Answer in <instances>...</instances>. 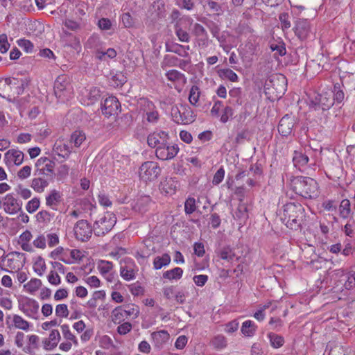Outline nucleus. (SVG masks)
Returning a JSON list of instances; mask_svg holds the SVG:
<instances>
[{"instance_id":"nucleus-1","label":"nucleus","mask_w":355,"mask_h":355,"mask_svg":"<svg viewBox=\"0 0 355 355\" xmlns=\"http://www.w3.org/2000/svg\"><path fill=\"white\" fill-rule=\"evenodd\" d=\"M291 189L304 198H315L318 196V184L311 178L297 176L291 180Z\"/></svg>"},{"instance_id":"nucleus-2","label":"nucleus","mask_w":355,"mask_h":355,"mask_svg":"<svg viewBox=\"0 0 355 355\" xmlns=\"http://www.w3.org/2000/svg\"><path fill=\"white\" fill-rule=\"evenodd\" d=\"M304 209L298 202H288L283 206V214L281 219L286 225L292 229L297 230L304 216Z\"/></svg>"},{"instance_id":"nucleus-3","label":"nucleus","mask_w":355,"mask_h":355,"mask_svg":"<svg viewBox=\"0 0 355 355\" xmlns=\"http://www.w3.org/2000/svg\"><path fill=\"white\" fill-rule=\"evenodd\" d=\"M54 93L62 102L69 101L73 97V89L67 75L63 74L57 77L54 83Z\"/></svg>"},{"instance_id":"nucleus-4","label":"nucleus","mask_w":355,"mask_h":355,"mask_svg":"<svg viewBox=\"0 0 355 355\" xmlns=\"http://www.w3.org/2000/svg\"><path fill=\"white\" fill-rule=\"evenodd\" d=\"M308 105L309 109L315 111H327L334 105V99L329 93L317 94L309 98Z\"/></svg>"},{"instance_id":"nucleus-5","label":"nucleus","mask_w":355,"mask_h":355,"mask_svg":"<svg viewBox=\"0 0 355 355\" xmlns=\"http://www.w3.org/2000/svg\"><path fill=\"white\" fill-rule=\"evenodd\" d=\"M171 114L174 122L178 124H189L194 121V116L189 107L180 105H173L171 107Z\"/></svg>"},{"instance_id":"nucleus-6","label":"nucleus","mask_w":355,"mask_h":355,"mask_svg":"<svg viewBox=\"0 0 355 355\" xmlns=\"http://www.w3.org/2000/svg\"><path fill=\"white\" fill-rule=\"evenodd\" d=\"M162 171L159 164L153 161L144 162L139 168V177L143 180L153 181L160 175Z\"/></svg>"},{"instance_id":"nucleus-7","label":"nucleus","mask_w":355,"mask_h":355,"mask_svg":"<svg viewBox=\"0 0 355 355\" xmlns=\"http://www.w3.org/2000/svg\"><path fill=\"white\" fill-rule=\"evenodd\" d=\"M121 104L115 96H109L99 103L96 112H101L105 117L109 118L118 114Z\"/></svg>"},{"instance_id":"nucleus-8","label":"nucleus","mask_w":355,"mask_h":355,"mask_svg":"<svg viewBox=\"0 0 355 355\" xmlns=\"http://www.w3.org/2000/svg\"><path fill=\"white\" fill-rule=\"evenodd\" d=\"M115 223L116 220L114 217H112L111 215H108V218L104 216L100 220L94 222L92 231L97 236H103L113 228ZM91 233L92 230H90Z\"/></svg>"},{"instance_id":"nucleus-9","label":"nucleus","mask_w":355,"mask_h":355,"mask_svg":"<svg viewBox=\"0 0 355 355\" xmlns=\"http://www.w3.org/2000/svg\"><path fill=\"white\" fill-rule=\"evenodd\" d=\"M179 152L177 144L171 145L166 142V144L158 146L155 150L156 157L161 160H169L175 157Z\"/></svg>"},{"instance_id":"nucleus-10","label":"nucleus","mask_w":355,"mask_h":355,"mask_svg":"<svg viewBox=\"0 0 355 355\" xmlns=\"http://www.w3.org/2000/svg\"><path fill=\"white\" fill-rule=\"evenodd\" d=\"M35 166L37 168L35 175L53 177L55 162L48 157H40L37 159Z\"/></svg>"},{"instance_id":"nucleus-11","label":"nucleus","mask_w":355,"mask_h":355,"mask_svg":"<svg viewBox=\"0 0 355 355\" xmlns=\"http://www.w3.org/2000/svg\"><path fill=\"white\" fill-rule=\"evenodd\" d=\"M296 123L297 118L294 115H284L279 122L278 131L279 134L283 137L291 135Z\"/></svg>"},{"instance_id":"nucleus-12","label":"nucleus","mask_w":355,"mask_h":355,"mask_svg":"<svg viewBox=\"0 0 355 355\" xmlns=\"http://www.w3.org/2000/svg\"><path fill=\"white\" fill-rule=\"evenodd\" d=\"M295 35L301 41L306 40L311 33L310 21L306 19H298L295 21L293 28Z\"/></svg>"},{"instance_id":"nucleus-13","label":"nucleus","mask_w":355,"mask_h":355,"mask_svg":"<svg viewBox=\"0 0 355 355\" xmlns=\"http://www.w3.org/2000/svg\"><path fill=\"white\" fill-rule=\"evenodd\" d=\"M140 105L143 111L146 113V120L149 123H156L159 117L155 104L146 98L140 99Z\"/></svg>"},{"instance_id":"nucleus-14","label":"nucleus","mask_w":355,"mask_h":355,"mask_svg":"<svg viewBox=\"0 0 355 355\" xmlns=\"http://www.w3.org/2000/svg\"><path fill=\"white\" fill-rule=\"evenodd\" d=\"M152 200L149 196H139L131 202L133 211L140 214L146 213L150 207Z\"/></svg>"},{"instance_id":"nucleus-15","label":"nucleus","mask_w":355,"mask_h":355,"mask_svg":"<svg viewBox=\"0 0 355 355\" xmlns=\"http://www.w3.org/2000/svg\"><path fill=\"white\" fill-rule=\"evenodd\" d=\"M4 211L15 214L21 211L22 202L15 198L13 193H8L3 198Z\"/></svg>"},{"instance_id":"nucleus-16","label":"nucleus","mask_w":355,"mask_h":355,"mask_svg":"<svg viewBox=\"0 0 355 355\" xmlns=\"http://www.w3.org/2000/svg\"><path fill=\"white\" fill-rule=\"evenodd\" d=\"M169 138L168 132L159 130L153 132L147 137L148 145L151 148H157L158 146L166 144Z\"/></svg>"},{"instance_id":"nucleus-17","label":"nucleus","mask_w":355,"mask_h":355,"mask_svg":"<svg viewBox=\"0 0 355 355\" xmlns=\"http://www.w3.org/2000/svg\"><path fill=\"white\" fill-rule=\"evenodd\" d=\"M19 308L26 316L35 318L39 310V304L33 299L26 298L24 302L19 304Z\"/></svg>"},{"instance_id":"nucleus-18","label":"nucleus","mask_w":355,"mask_h":355,"mask_svg":"<svg viewBox=\"0 0 355 355\" xmlns=\"http://www.w3.org/2000/svg\"><path fill=\"white\" fill-rule=\"evenodd\" d=\"M24 155L22 151L17 149L8 150L4 155V162L8 166L13 164L19 166L24 161Z\"/></svg>"},{"instance_id":"nucleus-19","label":"nucleus","mask_w":355,"mask_h":355,"mask_svg":"<svg viewBox=\"0 0 355 355\" xmlns=\"http://www.w3.org/2000/svg\"><path fill=\"white\" fill-rule=\"evenodd\" d=\"M74 232L77 239L87 241L89 240V223L87 220H78L74 227Z\"/></svg>"},{"instance_id":"nucleus-20","label":"nucleus","mask_w":355,"mask_h":355,"mask_svg":"<svg viewBox=\"0 0 355 355\" xmlns=\"http://www.w3.org/2000/svg\"><path fill=\"white\" fill-rule=\"evenodd\" d=\"M216 254L220 259L229 263L232 262L234 258L237 261H239L241 259V257L236 256L234 248L230 245H225L218 248L216 250Z\"/></svg>"},{"instance_id":"nucleus-21","label":"nucleus","mask_w":355,"mask_h":355,"mask_svg":"<svg viewBox=\"0 0 355 355\" xmlns=\"http://www.w3.org/2000/svg\"><path fill=\"white\" fill-rule=\"evenodd\" d=\"M230 98L228 103L232 107H238L242 105L243 99L242 97V89L241 87H233L229 91Z\"/></svg>"},{"instance_id":"nucleus-22","label":"nucleus","mask_w":355,"mask_h":355,"mask_svg":"<svg viewBox=\"0 0 355 355\" xmlns=\"http://www.w3.org/2000/svg\"><path fill=\"white\" fill-rule=\"evenodd\" d=\"M60 340V334L58 330H52L48 338L43 341L44 349L51 350L54 349Z\"/></svg>"},{"instance_id":"nucleus-23","label":"nucleus","mask_w":355,"mask_h":355,"mask_svg":"<svg viewBox=\"0 0 355 355\" xmlns=\"http://www.w3.org/2000/svg\"><path fill=\"white\" fill-rule=\"evenodd\" d=\"M151 338L157 347H161L170 338V335L166 330L154 331L151 334Z\"/></svg>"},{"instance_id":"nucleus-24","label":"nucleus","mask_w":355,"mask_h":355,"mask_svg":"<svg viewBox=\"0 0 355 355\" xmlns=\"http://www.w3.org/2000/svg\"><path fill=\"white\" fill-rule=\"evenodd\" d=\"M101 101H103V97L101 90L96 87L90 89V106L93 107V111L96 112Z\"/></svg>"},{"instance_id":"nucleus-25","label":"nucleus","mask_w":355,"mask_h":355,"mask_svg":"<svg viewBox=\"0 0 355 355\" xmlns=\"http://www.w3.org/2000/svg\"><path fill=\"white\" fill-rule=\"evenodd\" d=\"M257 329V326L256 324L252 321V320H246L243 322L241 326V333L247 337H252L253 336Z\"/></svg>"},{"instance_id":"nucleus-26","label":"nucleus","mask_w":355,"mask_h":355,"mask_svg":"<svg viewBox=\"0 0 355 355\" xmlns=\"http://www.w3.org/2000/svg\"><path fill=\"white\" fill-rule=\"evenodd\" d=\"M293 164L296 168L300 169L302 167L305 166L308 162L307 155L302 151H295L293 157Z\"/></svg>"},{"instance_id":"nucleus-27","label":"nucleus","mask_w":355,"mask_h":355,"mask_svg":"<svg viewBox=\"0 0 355 355\" xmlns=\"http://www.w3.org/2000/svg\"><path fill=\"white\" fill-rule=\"evenodd\" d=\"M267 337L269 339L271 347L275 349L280 348L284 345L285 343L283 336L278 335L274 332H269L267 334Z\"/></svg>"},{"instance_id":"nucleus-28","label":"nucleus","mask_w":355,"mask_h":355,"mask_svg":"<svg viewBox=\"0 0 355 355\" xmlns=\"http://www.w3.org/2000/svg\"><path fill=\"white\" fill-rule=\"evenodd\" d=\"M61 200V196L56 190H52L50 193L46 197V204L47 206L55 209V207Z\"/></svg>"},{"instance_id":"nucleus-29","label":"nucleus","mask_w":355,"mask_h":355,"mask_svg":"<svg viewBox=\"0 0 355 355\" xmlns=\"http://www.w3.org/2000/svg\"><path fill=\"white\" fill-rule=\"evenodd\" d=\"M183 50V45L178 43L166 44V51L178 55L182 58H189V53H185Z\"/></svg>"},{"instance_id":"nucleus-30","label":"nucleus","mask_w":355,"mask_h":355,"mask_svg":"<svg viewBox=\"0 0 355 355\" xmlns=\"http://www.w3.org/2000/svg\"><path fill=\"white\" fill-rule=\"evenodd\" d=\"M343 85L336 83L334 85L333 89V96L332 98L334 99V103L336 102L337 103H341L345 98V93L343 89Z\"/></svg>"},{"instance_id":"nucleus-31","label":"nucleus","mask_w":355,"mask_h":355,"mask_svg":"<svg viewBox=\"0 0 355 355\" xmlns=\"http://www.w3.org/2000/svg\"><path fill=\"white\" fill-rule=\"evenodd\" d=\"M234 218L243 223L248 218V210L245 203L239 202L236 211H235Z\"/></svg>"},{"instance_id":"nucleus-32","label":"nucleus","mask_w":355,"mask_h":355,"mask_svg":"<svg viewBox=\"0 0 355 355\" xmlns=\"http://www.w3.org/2000/svg\"><path fill=\"white\" fill-rule=\"evenodd\" d=\"M49 185V182L42 178H35L32 180L31 187L35 191L42 193Z\"/></svg>"},{"instance_id":"nucleus-33","label":"nucleus","mask_w":355,"mask_h":355,"mask_svg":"<svg viewBox=\"0 0 355 355\" xmlns=\"http://www.w3.org/2000/svg\"><path fill=\"white\" fill-rule=\"evenodd\" d=\"M127 82V78L121 71H116L112 75L111 85L114 87H122Z\"/></svg>"},{"instance_id":"nucleus-34","label":"nucleus","mask_w":355,"mask_h":355,"mask_svg":"<svg viewBox=\"0 0 355 355\" xmlns=\"http://www.w3.org/2000/svg\"><path fill=\"white\" fill-rule=\"evenodd\" d=\"M171 262V257L168 254L164 253L161 257H156L153 261V267L155 270L161 269L168 266Z\"/></svg>"},{"instance_id":"nucleus-35","label":"nucleus","mask_w":355,"mask_h":355,"mask_svg":"<svg viewBox=\"0 0 355 355\" xmlns=\"http://www.w3.org/2000/svg\"><path fill=\"white\" fill-rule=\"evenodd\" d=\"M218 76L222 79H227L231 82H238L239 76L232 69L229 68L221 69L218 71Z\"/></svg>"},{"instance_id":"nucleus-36","label":"nucleus","mask_w":355,"mask_h":355,"mask_svg":"<svg viewBox=\"0 0 355 355\" xmlns=\"http://www.w3.org/2000/svg\"><path fill=\"white\" fill-rule=\"evenodd\" d=\"M175 33L178 37L179 41L182 42H189L191 36L189 33L184 30L180 24L176 23L174 26Z\"/></svg>"},{"instance_id":"nucleus-37","label":"nucleus","mask_w":355,"mask_h":355,"mask_svg":"<svg viewBox=\"0 0 355 355\" xmlns=\"http://www.w3.org/2000/svg\"><path fill=\"white\" fill-rule=\"evenodd\" d=\"M127 316L123 310V306H119L115 308L112 313V320L115 324H120Z\"/></svg>"},{"instance_id":"nucleus-38","label":"nucleus","mask_w":355,"mask_h":355,"mask_svg":"<svg viewBox=\"0 0 355 355\" xmlns=\"http://www.w3.org/2000/svg\"><path fill=\"white\" fill-rule=\"evenodd\" d=\"M12 323L16 329L28 331L30 328V323L19 315L12 316Z\"/></svg>"},{"instance_id":"nucleus-39","label":"nucleus","mask_w":355,"mask_h":355,"mask_svg":"<svg viewBox=\"0 0 355 355\" xmlns=\"http://www.w3.org/2000/svg\"><path fill=\"white\" fill-rule=\"evenodd\" d=\"M166 76L168 80L172 82L182 81L183 83H186L187 81V78L185 76L175 69H172L167 71L166 73Z\"/></svg>"},{"instance_id":"nucleus-40","label":"nucleus","mask_w":355,"mask_h":355,"mask_svg":"<svg viewBox=\"0 0 355 355\" xmlns=\"http://www.w3.org/2000/svg\"><path fill=\"white\" fill-rule=\"evenodd\" d=\"M183 274V270L181 268L176 267L172 270H167L163 273V278L169 280L180 279Z\"/></svg>"},{"instance_id":"nucleus-41","label":"nucleus","mask_w":355,"mask_h":355,"mask_svg":"<svg viewBox=\"0 0 355 355\" xmlns=\"http://www.w3.org/2000/svg\"><path fill=\"white\" fill-rule=\"evenodd\" d=\"M200 94V89L198 86L193 85L191 87L189 95V101L192 105H198Z\"/></svg>"},{"instance_id":"nucleus-42","label":"nucleus","mask_w":355,"mask_h":355,"mask_svg":"<svg viewBox=\"0 0 355 355\" xmlns=\"http://www.w3.org/2000/svg\"><path fill=\"white\" fill-rule=\"evenodd\" d=\"M210 344L216 349H222L227 346V340L223 335L215 336L211 340Z\"/></svg>"},{"instance_id":"nucleus-43","label":"nucleus","mask_w":355,"mask_h":355,"mask_svg":"<svg viewBox=\"0 0 355 355\" xmlns=\"http://www.w3.org/2000/svg\"><path fill=\"white\" fill-rule=\"evenodd\" d=\"M196 200L193 197H188L184 202V212L187 215H191L197 209Z\"/></svg>"},{"instance_id":"nucleus-44","label":"nucleus","mask_w":355,"mask_h":355,"mask_svg":"<svg viewBox=\"0 0 355 355\" xmlns=\"http://www.w3.org/2000/svg\"><path fill=\"white\" fill-rule=\"evenodd\" d=\"M46 263L44 259L39 256L33 263V270L39 275L42 276L46 270Z\"/></svg>"},{"instance_id":"nucleus-45","label":"nucleus","mask_w":355,"mask_h":355,"mask_svg":"<svg viewBox=\"0 0 355 355\" xmlns=\"http://www.w3.org/2000/svg\"><path fill=\"white\" fill-rule=\"evenodd\" d=\"M351 204L348 199H344L341 201L339 206V211L340 217L347 218L351 212Z\"/></svg>"},{"instance_id":"nucleus-46","label":"nucleus","mask_w":355,"mask_h":355,"mask_svg":"<svg viewBox=\"0 0 355 355\" xmlns=\"http://www.w3.org/2000/svg\"><path fill=\"white\" fill-rule=\"evenodd\" d=\"M42 286V281L37 278L31 279L24 287L27 292L33 293L37 291Z\"/></svg>"},{"instance_id":"nucleus-47","label":"nucleus","mask_w":355,"mask_h":355,"mask_svg":"<svg viewBox=\"0 0 355 355\" xmlns=\"http://www.w3.org/2000/svg\"><path fill=\"white\" fill-rule=\"evenodd\" d=\"M85 134L81 130H76L71 136V142H73L75 146L78 147L85 140Z\"/></svg>"},{"instance_id":"nucleus-48","label":"nucleus","mask_w":355,"mask_h":355,"mask_svg":"<svg viewBox=\"0 0 355 355\" xmlns=\"http://www.w3.org/2000/svg\"><path fill=\"white\" fill-rule=\"evenodd\" d=\"M304 153L307 155L309 161L311 159L315 162L318 155L320 154L321 150L318 148H313L311 145H308L304 146Z\"/></svg>"},{"instance_id":"nucleus-49","label":"nucleus","mask_w":355,"mask_h":355,"mask_svg":"<svg viewBox=\"0 0 355 355\" xmlns=\"http://www.w3.org/2000/svg\"><path fill=\"white\" fill-rule=\"evenodd\" d=\"M162 189L168 194L174 193L177 188V183L175 182L171 178L166 180L164 182H162Z\"/></svg>"},{"instance_id":"nucleus-50","label":"nucleus","mask_w":355,"mask_h":355,"mask_svg":"<svg viewBox=\"0 0 355 355\" xmlns=\"http://www.w3.org/2000/svg\"><path fill=\"white\" fill-rule=\"evenodd\" d=\"M340 281H344V286L346 289L349 290L355 287V281L352 276L351 275V272L343 274L341 276Z\"/></svg>"},{"instance_id":"nucleus-51","label":"nucleus","mask_w":355,"mask_h":355,"mask_svg":"<svg viewBox=\"0 0 355 355\" xmlns=\"http://www.w3.org/2000/svg\"><path fill=\"white\" fill-rule=\"evenodd\" d=\"M69 168L66 164H62L57 168V173L54 175H56L57 180L59 181H63L69 174Z\"/></svg>"},{"instance_id":"nucleus-52","label":"nucleus","mask_w":355,"mask_h":355,"mask_svg":"<svg viewBox=\"0 0 355 355\" xmlns=\"http://www.w3.org/2000/svg\"><path fill=\"white\" fill-rule=\"evenodd\" d=\"M125 313L128 317L137 318L139 315V311L138 306L134 304H128L123 306Z\"/></svg>"},{"instance_id":"nucleus-53","label":"nucleus","mask_w":355,"mask_h":355,"mask_svg":"<svg viewBox=\"0 0 355 355\" xmlns=\"http://www.w3.org/2000/svg\"><path fill=\"white\" fill-rule=\"evenodd\" d=\"M207 4L208 8L214 15H220L223 12V9L220 3L213 0H207Z\"/></svg>"},{"instance_id":"nucleus-54","label":"nucleus","mask_w":355,"mask_h":355,"mask_svg":"<svg viewBox=\"0 0 355 355\" xmlns=\"http://www.w3.org/2000/svg\"><path fill=\"white\" fill-rule=\"evenodd\" d=\"M17 44L26 53H32L34 49L33 44L28 40L20 39L17 41Z\"/></svg>"},{"instance_id":"nucleus-55","label":"nucleus","mask_w":355,"mask_h":355,"mask_svg":"<svg viewBox=\"0 0 355 355\" xmlns=\"http://www.w3.org/2000/svg\"><path fill=\"white\" fill-rule=\"evenodd\" d=\"M112 266V263L108 261L101 260L98 263V268L102 275L107 274Z\"/></svg>"},{"instance_id":"nucleus-56","label":"nucleus","mask_w":355,"mask_h":355,"mask_svg":"<svg viewBox=\"0 0 355 355\" xmlns=\"http://www.w3.org/2000/svg\"><path fill=\"white\" fill-rule=\"evenodd\" d=\"M193 33L196 37H203L205 40L207 39V32L205 28L200 24L195 23L193 27Z\"/></svg>"},{"instance_id":"nucleus-57","label":"nucleus","mask_w":355,"mask_h":355,"mask_svg":"<svg viewBox=\"0 0 355 355\" xmlns=\"http://www.w3.org/2000/svg\"><path fill=\"white\" fill-rule=\"evenodd\" d=\"M129 290L130 293L134 296H139L142 295L144 293V288L142 287L139 282H136L134 284H130L129 286Z\"/></svg>"},{"instance_id":"nucleus-58","label":"nucleus","mask_w":355,"mask_h":355,"mask_svg":"<svg viewBox=\"0 0 355 355\" xmlns=\"http://www.w3.org/2000/svg\"><path fill=\"white\" fill-rule=\"evenodd\" d=\"M121 276L127 281L135 279V275L134 270L131 268L128 269L127 266H121L120 270Z\"/></svg>"},{"instance_id":"nucleus-59","label":"nucleus","mask_w":355,"mask_h":355,"mask_svg":"<svg viewBox=\"0 0 355 355\" xmlns=\"http://www.w3.org/2000/svg\"><path fill=\"white\" fill-rule=\"evenodd\" d=\"M55 147L58 151H59V154H60L62 157H65L71 153V148L68 144L65 143H62V141L57 142L55 144Z\"/></svg>"},{"instance_id":"nucleus-60","label":"nucleus","mask_w":355,"mask_h":355,"mask_svg":"<svg viewBox=\"0 0 355 355\" xmlns=\"http://www.w3.org/2000/svg\"><path fill=\"white\" fill-rule=\"evenodd\" d=\"M40 205V199L38 198H34L28 202L26 209L28 213L32 214L39 208Z\"/></svg>"},{"instance_id":"nucleus-61","label":"nucleus","mask_w":355,"mask_h":355,"mask_svg":"<svg viewBox=\"0 0 355 355\" xmlns=\"http://www.w3.org/2000/svg\"><path fill=\"white\" fill-rule=\"evenodd\" d=\"M51 218L50 213L46 210H42L36 215V220L39 223H49L51 220Z\"/></svg>"},{"instance_id":"nucleus-62","label":"nucleus","mask_w":355,"mask_h":355,"mask_svg":"<svg viewBox=\"0 0 355 355\" xmlns=\"http://www.w3.org/2000/svg\"><path fill=\"white\" fill-rule=\"evenodd\" d=\"M55 315L60 318H67L69 315V310L67 304H60L55 307Z\"/></svg>"},{"instance_id":"nucleus-63","label":"nucleus","mask_w":355,"mask_h":355,"mask_svg":"<svg viewBox=\"0 0 355 355\" xmlns=\"http://www.w3.org/2000/svg\"><path fill=\"white\" fill-rule=\"evenodd\" d=\"M269 324L272 327V329L278 331L283 327L284 322L279 318L272 317L269 320Z\"/></svg>"},{"instance_id":"nucleus-64","label":"nucleus","mask_w":355,"mask_h":355,"mask_svg":"<svg viewBox=\"0 0 355 355\" xmlns=\"http://www.w3.org/2000/svg\"><path fill=\"white\" fill-rule=\"evenodd\" d=\"M328 347H330L328 355H345V352L343 346L340 345H335L334 346L328 345L327 348Z\"/></svg>"}]
</instances>
